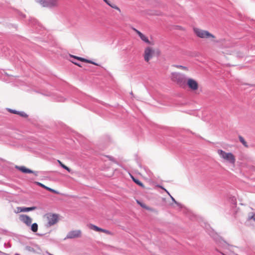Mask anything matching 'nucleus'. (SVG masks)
<instances>
[{
    "instance_id": "obj_28",
    "label": "nucleus",
    "mask_w": 255,
    "mask_h": 255,
    "mask_svg": "<svg viewBox=\"0 0 255 255\" xmlns=\"http://www.w3.org/2000/svg\"><path fill=\"white\" fill-rule=\"evenodd\" d=\"M107 4H110V1L108 0H103Z\"/></svg>"
},
{
    "instance_id": "obj_1",
    "label": "nucleus",
    "mask_w": 255,
    "mask_h": 255,
    "mask_svg": "<svg viewBox=\"0 0 255 255\" xmlns=\"http://www.w3.org/2000/svg\"><path fill=\"white\" fill-rule=\"evenodd\" d=\"M193 31L195 35L199 38L210 39L211 41L215 43L218 42L216 40V36L207 30L194 27L193 28Z\"/></svg>"
},
{
    "instance_id": "obj_11",
    "label": "nucleus",
    "mask_w": 255,
    "mask_h": 255,
    "mask_svg": "<svg viewBox=\"0 0 255 255\" xmlns=\"http://www.w3.org/2000/svg\"><path fill=\"white\" fill-rule=\"evenodd\" d=\"M16 168L18 169L19 171H20L22 173L24 174H36L37 173L36 172H35L34 171H32L25 166H15Z\"/></svg>"
},
{
    "instance_id": "obj_20",
    "label": "nucleus",
    "mask_w": 255,
    "mask_h": 255,
    "mask_svg": "<svg viewBox=\"0 0 255 255\" xmlns=\"http://www.w3.org/2000/svg\"><path fill=\"white\" fill-rule=\"evenodd\" d=\"M14 212L15 213H16V214L20 213V212H23V207H17L14 210Z\"/></svg>"
},
{
    "instance_id": "obj_29",
    "label": "nucleus",
    "mask_w": 255,
    "mask_h": 255,
    "mask_svg": "<svg viewBox=\"0 0 255 255\" xmlns=\"http://www.w3.org/2000/svg\"><path fill=\"white\" fill-rule=\"evenodd\" d=\"M15 255H19V254H15Z\"/></svg>"
},
{
    "instance_id": "obj_7",
    "label": "nucleus",
    "mask_w": 255,
    "mask_h": 255,
    "mask_svg": "<svg viewBox=\"0 0 255 255\" xmlns=\"http://www.w3.org/2000/svg\"><path fill=\"white\" fill-rule=\"evenodd\" d=\"M87 226L89 228V229L94 230L96 232H103L107 235H113V233H112L111 231L106 229L100 228L98 226H96V225H93L92 224H89L87 225Z\"/></svg>"
},
{
    "instance_id": "obj_16",
    "label": "nucleus",
    "mask_w": 255,
    "mask_h": 255,
    "mask_svg": "<svg viewBox=\"0 0 255 255\" xmlns=\"http://www.w3.org/2000/svg\"><path fill=\"white\" fill-rule=\"evenodd\" d=\"M132 178L133 181L136 183L137 185H139L140 186L143 187L144 186L143 184L137 179H136L135 176H131Z\"/></svg>"
},
{
    "instance_id": "obj_22",
    "label": "nucleus",
    "mask_w": 255,
    "mask_h": 255,
    "mask_svg": "<svg viewBox=\"0 0 255 255\" xmlns=\"http://www.w3.org/2000/svg\"><path fill=\"white\" fill-rule=\"evenodd\" d=\"M109 6H110L111 7H112V8L118 10L119 11H121V9L120 8L117 6L116 5H115V4H111L110 2V4H108Z\"/></svg>"
},
{
    "instance_id": "obj_25",
    "label": "nucleus",
    "mask_w": 255,
    "mask_h": 255,
    "mask_svg": "<svg viewBox=\"0 0 255 255\" xmlns=\"http://www.w3.org/2000/svg\"><path fill=\"white\" fill-rule=\"evenodd\" d=\"M136 202L139 204L142 207L144 208H146L145 205L142 203H141L140 202H139V201L137 200L136 201Z\"/></svg>"
},
{
    "instance_id": "obj_3",
    "label": "nucleus",
    "mask_w": 255,
    "mask_h": 255,
    "mask_svg": "<svg viewBox=\"0 0 255 255\" xmlns=\"http://www.w3.org/2000/svg\"><path fill=\"white\" fill-rule=\"evenodd\" d=\"M217 152L220 157L226 162L234 165L236 162L235 156L231 152H226L222 149H218Z\"/></svg>"
},
{
    "instance_id": "obj_8",
    "label": "nucleus",
    "mask_w": 255,
    "mask_h": 255,
    "mask_svg": "<svg viewBox=\"0 0 255 255\" xmlns=\"http://www.w3.org/2000/svg\"><path fill=\"white\" fill-rule=\"evenodd\" d=\"M82 236V232L80 230H73L69 232L67 235V238L68 239H74L80 238Z\"/></svg>"
},
{
    "instance_id": "obj_14",
    "label": "nucleus",
    "mask_w": 255,
    "mask_h": 255,
    "mask_svg": "<svg viewBox=\"0 0 255 255\" xmlns=\"http://www.w3.org/2000/svg\"><path fill=\"white\" fill-rule=\"evenodd\" d=\"M239 140L240 141V142L246 147H248L249 146H248V144L247 143V142L246 141V140H245V139L244 138V137L242 136H239Z\"/></svg>"
},
{
    "instance_id": "obj_6",
    "label": "nucleus",
    "mask_w": 255,
    "mask_h": 255,
    "mask_svg": "<svg viewBox=\"0 0 255 255\" xmlns=\"http://www.w3.org/2000/svg\"><path fill=\"white\" fill-rule=\"evenodd\" d=\"M187 85L189 89L192 91H196L198 89L199 84L198 82L193 78H188L187 80Z\"/></svg>"
},
{
    "instance_id": "obj_23",
    "label": "nucleus",
    "mask_w": 255,
    "mask_h": 255,
    "mask_svg": "<svg viewBox=\"0 0 255 255\" xmlns=\"http://www.w3.org/2000/svg\"><path fill=\"white\" fill-rule=\"evenodd\" d=\"M156 186L163 189L171 197L172 200L175 201L174 199L170 195L169 193L165 188H164L162 186L160 185H157Z\"/></svg>"
},
{
    "instance_id": "obj_21",
    "label": "nucleus",
    "mask_w": 255,
    "mask_h": 255,
    "mask_svg": "<svg viewBox=\"0 0 255 255\" xmlns=\"http://www.w3.org/2000/svg\"><path fill=\"white\" fill-rule=\"evenodd\" d=\"M17 115L23 118H27L28 115L24 112H18Z\"/></svg>"
},
{
    "instance_id": "obj_17",
    "label": "nucleus",
    "mask_w": 255,
    "mask_h": 255,
    "mask_svg": "<svg viewBox=\"0 0 255 255\" xmlns=\"http://www.w3.org/2000/svg\"><path fill=\"white\" fill-rule=\"evenodd\" d=\"M36 209V207H23V212H29L30 211L34 210Z\"/></svg>"
},
{
    "instance_id": "obj_5",
    "label": "nucleus",
    "mask_w": 255,
    "mask_h": 255,
    "mask_svg": "<svg viewBox=\"0 0 255 255\" xmlns=\"http://www.w3.org/2000/svg\"><path fill=\"white\" fill-rule=\"evenodd\" d=\"M44 7H53L59 5V0H37Z\"/></svg>"
},
{
    "instance_id": "obj_12",
    "label": "nucleus",
    "mask_w": 255,
    "mask_h": 255,
    "mask_svg": "<svg viewBox=\"0 0 255 255\" xmlns=\"http://www.w3.org/2000/svg\"><path fill=\"white\" fill-rule=\"evenodd\" d=\"M69 56L71 57H72L74 59H77L78 60H80L82 62H86V63H91V64H94L95 65H97V66H98L99 65L90 60H88L87 59H85V58H82V57H78V56H74V55H71V54H70Z\"/></svg>"
},
{
    "instance_id": "obj_4",
    "label": "nucleus",
    "mask_w": 255,
    "mask_h": 255,
    "mask_svg": "<svg viewBox=\"0 0 255 255\" xmlns=\"http://www.w3.org/2000/svg\"><path fill=\"white\" fill-rule=\"evenodd\" d=\"M158 53V50H156L154 47L151 46H147L144 49L143 53V57L144 60L146 62L149 61L155 55L156 53Z\"/></svg>"
},
{
    "instance_id": "obj_24",
    "label": "nucleus",
    "mask_w": 255,
    "mask_h": 255,
    "mask_svg": "<svg viewBox=\"0 0 255 255\" xmlns=\"http://www.w3.org/2000/svg\"><path fill=\"white\" fill-rule=\"evenodd\" d=\"M7 111L10 112V113H12V114H16L17 115V113H18V111H16V110H12V109H7Z\"/></svg>"
},
{
    "instance_id": "obj_26",
    "label": "nucleus",
    "mask_w": 255,
    "mask_h": 255,
    "mask_svg": "<svg viewBox=\"0 0 255 255\" xmlns=\"http://www.w3.org/2000/svg\"><path fill=\"white\" fill-rule=\"evenodd\" d=\"M70 61L71 62H72L73 64H74L75 65H77V66H79L80 67H82V65H80V64H79V63H77V62H75V61H74L73 60H70Z\"/></svg>"
},
{
    "instance_id": "obj_18",
    "label": "nucleus",
    "mask_w": 255,
    "mask_h": 255,
    "mask_svg": "<svg viewBox=\"0 0 255 255\" xmlns=\"http://www.w3.org/2000/svg\"><path fill=\"white\" fill-rule=\"evenodd\" d=\"M31 230L33 232H36L37 231V230H38V225H37V224L36 223H33L31 225Z\"/></svg>"
},
{
    "instance_id": "obj_13",
    "label": "nucleus",
    "mask_w": 255,
    "mask_h": 255,
    "mask_svg": "<svg viewBox=\"0 0 255 255\" xmlns=\"http://www.w3.org/2000/svg\"><path fill=\"white\" fill-rule=\"evenodd\" d=\"M37 184L38 185H39V186H40L41 187L46 189V190L52 192V193H54L55 194H59L60 193L59 191H56V190H55L52 188H50L48 187H47L46 186H45L44 185H43V184L41 183H39V182H37Z\"/></svg>"
},
{
    "instance_id": "obj_19",
    "label": "nucleus",
    "mask_w": 255,
    "mask_h": 255,
    "mask_svg": "<svg viewBox=\"0 0 255 255\" xmlns=\"http://www.w3.org/2000/svg\"><path fill=\"white\" fill-rule=\"evenodd\" d=\"M174 66L177 68L186 71H188V67L186 66H183L182 65H175Z\"/></svg>"
},
{
    "instance_id": "obj_9",
    "label": "nucleus",
    "mask_w": 255,
    "mask_h": 255,
    "mask_svg": "<svg viewBox=\"0 0 255 255\" xmlns=\"http://www.w3.org/2000/svg\"><path fill=\"white\" fill-rule=\"evenodd\" d=\"M133 30L138 34V35L139 36L140 39L144 41V42L150 44V45H154V43L153 42H150L147 36H146L145 35L142 34L141 32H140L139 30H137L136 29L133 28Z\"/></svg>"
},
{
    "instance_id": "obj_30",
    "label": "nucleus",
    "mask_w": 255,
    "mask_h": 255,
    "mask_svg": "<svg viewBox=\"0 0 255 255\" xmlns=\"http://www.w3.org/2000/svg\"><path fill=\"white\" fill-rule=\"evenodd\" d=\"M223 255H224V254H223Z\"/></svg>"
},
{
    "instance_id": "obj_15",
    "label": "nucleus",
    "mask_w": 255,
    "mask_h": 255,
    "mask_svg": "<svg viewBox=\"0 0 255 255\" xmlns=\"http://www.w3.org/2000/svg\"><path fill=\"white\" fill-rule=\"evenodd\" d=\"M57 161L63 168L67 170L69 173H73L72 172H71V169L69 168L68 167L66 166V165H65L64 164H63L60 160H58Z\"/></svg>"
},
{
    "instance_id": "obj_2",
    "label": "nucleus",
    "mask_w": 255,
    "mask_h": 255,
    "mask_svg": "<svg viewBox=\"0 0 255 255\" xmlns=\"http://www.w3.org/2000/svg\"><path fill=\"white\" fill-rule=\"evenodd\" d=\"M59 220L58 215L52 213H47L43 216L44 226L49 228L56 224Z\"/></svg>"
},
{
    "instance_id": "obj_27",
    "label": "nucleus",
    "mask_w": 255,
    "mask_h": 255,
    "mask_svg": "<svg viewBox=\"0 0 255 255\" xmlns=\"http://www.w3.org/2000/svg\"><path fill=\"white\" fill-rule=\"evenodd\" d=\"M177 82L179 84H181L183 82V79L182 78H178Z\"/></svg>"
},
{
    "instance_id": "obj_10",
    "label": "nucleus",
    "mask_w": 255,
    "mask_h": 255,
    "mask_svg": "<svg viewBox=\"0 0 255 255\" xmlns=\"http://www.w3.org/2000/svg\"><path fill=\"white\" fill-rule=\"evenodd\" d=\"M19 220L27 226H30L32 223V219L26 215H20L19 216Z\"/></svg>"
}]
</instances>
